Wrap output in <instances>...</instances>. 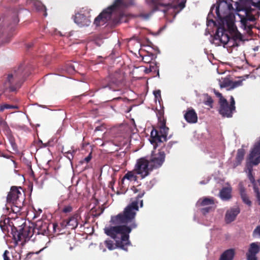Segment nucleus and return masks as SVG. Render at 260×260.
<instances>
[{
  "label": "nucleus",
  "instance_id": "nucleus-1",
  "mask_svg": "<svg viewBox=\"0 0 260 260\" xmlns=\"http://www.w3.org/2000/svg\"><path fill=\"white\" fill-rule=\"evenodd\" d=\"M144 194V192H142L138 194V199L128 205L124 209L123 213L116 216H112L110 225L104 228L105 233L115 242L114 245L111 240L105 241V244L110 250H113L116 247L125 251L127 250V246L131 244L129 235L132 230L137 227L135 218L136 212L139 210V203H140V207L143 206V201H139V199L141 198Z\"/></svg>",
  "mask_w": 260,
  "mask_h": 260
},
{
  "label": "nucleus",
  "instance_id": "nucleus-2",
  "mask_svg": "<svg viewBox=\"0 0 260 260\" xmlns=\"http://www.w3.org/2000/svg\"><path fill=\"white\" fill-rule=\"evenodd\" d=\"M124 6V4L122 0H115L113 5L104 10L102 12L94 19V24L96 26H99L104 25L109 20L113 19L114 17L120 14L121 9Z\"/></svg>",
  "mask_w": 260,
  "mask_h": 260
},
{
  "label": "nucleus",
  "instance_id": "nucleus-3",
  "mask_svg": "<svg viewBox=\"0 0 260 260\" xmlns=\"http://www.w3.org/2000/svg\"><path fill=\"white\" fill-rule=\"evenodd\" d=\"M260 162V138L255 143L253 148L251 149L248 156V162L247 168L248 169V175L251 182L253 184V189L256 194L257 200L260 204V184L256 185L254 183L253 177L251 175L252 171V166L257 165Z\"/></svg>",
  "mask_w": 260,
  "mask_h": 260
},
{
  "label": "nucleus",
  "instance_id": "nucleus-4",
  "mask_svg": "<svg viewBox=\"0 0 260 260\" xmlns=\"http://www.w3.org/2000/svg\"><path fill=\"white\" fill-rule=\"evenodd\" d=\"M20 221L22 228H20L18 231L14 235V239L17 245H23L25 242L29 240L34 235V230L32 227L27 226L22 219H18Z\"/></svg>",
  "mask_w": 260,
  "mask_h": 260
},
{
  "label": "nucleus",
  "instance_id": "nucleus-5",
  "mask_svg": "<svg viewBox=\"0 0 260 260\" xmlns=\"http://www.w3.org/2000/svg\"><path fill=\"white\" fill-rule=\"evenodd\" d=\"M169 128L166 126L165 123L162 122L160 124L159 131L153 129L151 132V139L150 141L155 149L158 143H161L166 141L168 134Z\"/></svg>",
  "mask_w": 260,
  "mask_h": 260
},
{
  "label": "nucleus",
  "instance_id": "nucleus-6",
  "mask_svg": "<svg viewBox=\"0 0 260 260\" xmlns=\"http://www.w3.org/2000/svg\"><path fill=\"white\" fill-rule=\"evenodd\" d=\"M235 102L233 96L230 98V104L229 105L226 99H222L219 103V113L223 116L226 117H232L233 114L236 111Z\"/></svg>",
  "mask_w": 260,
  "mask_h": 260
},
{
  "label": "nucleus",
  "instance_id": "nucleus-7",
  "mask_svg": "<svg viewBox=\"0 0 260 260\" xmlns=\"http://www.w3.org/2000/svg\"><path fill=\"white\" fill-rule=\"evenodd\" d=\"M134 169L137 174L143 179L149 174L152 168L150 166L149 161L142 157L137 160Z\"/></svg>",
  "mask_w": 260,
  "mask_h": 260
},
{
  "label": "nucleus",
  "instance_id": "nucleus-8",
  "mask_svg": "<svg viewBox=\"0 0 260 260\" xmlns=\"http://www.w3.org/2000/svg\"><path fill=\"white\" fill-rule=\"evenodd\" d=\"M89 11L82 8L79 12L75 13L73 17L74 21L80 27L89 26L91 23L89 19Z\"/></svg>",
  "mask_w": 260,
  "mask_h": 260
},
{
  "label": "nucleus",
  "instance_id": "nucleus-9",
  "mask_svg": "<svg viewBox=\"0 0 260 260\" xmlns=\"http://www.w3.org/2000/svg\"><path fill=\"white\" fill-rule=\"evenodd\" d=\"M165 153L161 150L153 151L149 162L153 169L158 168L162 166L165 160Z\"/></svg>",
  "mask_w": 260,
  "mask_h": 260
},
{
  "label": "nucleus",
  "instance_id": "nucleus-10",
  "mask_svg": "<svg viewBox=\"0 0 260 260\" xmlns=\"http://www.w3.org/2000/svg\"><path fill=\"white\" fill-rule=\"evenodd\" d=\"M19 189H21L20 187L18 188L17 187H12L10 191L7 196V202L8 203H14L22 199V202H24V195L21 192Z\"/></svg>",
  "mask_w": 260,
  "mask_h": 260
},
{
  "label": "nucleus",
  "instance_id": "nucleus-11",
  "mask_svg": "<svg viewBox=\"0 0 260 260\" xmlns=\"http://www.w3.org/2000/svg\"><path fill=\"white\" fill-rule=\"evenodd\" d=\"M215 202L213 198L205 197L200 199L197 203L198 206H207L202 209V212L203 214L210 212L214 208Z\"/></svg>",
  "mask_w": 260,
  "mask_h": 260
},
{
  "label": "nucleus",
  "instance_id": "nucleus-12",
  "mask_svg": "<svg viewBox=\"0 0 260 260\" xmlns=\"http://www.w3.org/2000/svg\"><path fill=\"white\" fill-rule=\"evenodd\" d=\"M236 14L240 18L241 27L247 33L250 34L252 26V25L250 24V22L255 21V19L254 17L248 16H246V17H241L240 14L238 13H236Z\"/></svg>",
  "mask_w": 260,
  "mask_h": 260
},
{
  "label": "nucleus",
  "instance_id": "nucleus-13",
  "mask_svg": "<svg viewBox=\"0 0 260 260\" xmlns=\"http://www.w3.org/2000/svg\"><path fill=\"white\" fill-rule=\"evenodd\" d=\"M23 202H22V199L14 203H7L6 207L4 208V213L7 214L11 212L14 213H19L22 207L23 206Z\"/></svg>",
  "mask_w": 260,
  "mask_h": 260
},
{
  "label": "nucleus",
  "instance_id": "nucleus-14",
  "mask_svg": "<svg viewBox=\"0 0 260 260\" xmlns=\"http://www.w3.org/2000/svg\"><path fill=\"white\" fill-rule=\"evenodd\" d=\"M242 80L233 81L229 78H224L219 81V85L221 88H226L227 90H232L242 85Z\"/></svg>",
  "mask_w": 260,
  "mask_h": 260
},
{
  "label": "nucleus",
  "instance_id": "nucleus-15",
  "mask_svg": "<svg viewBox=\"0 0 260 260\" xmlns=\"http://www.w3.org/2000/svg\"><path fill=\"white\" fill-rule=\"evenodd\" d=\"M260 250V243L253 242L250 244L246 254L247 260H257L256 254Z\"/></svg>",
  "mask_w": 260,
  "mask_h": 260
},
{
  "label": "nucleus",
  "instance_id": "nucleus-16",
  "mask_svg": "<svg viewBox=\"0 0 260 260\" xmlns=\"http://www.w3.org/2000/svg\"><path fill=\"white\" fill-rule=\"evenodd\" d=\"M239 213L240 209L238 207L232 208L228 210L225 215V220L226 222L230 223L234 221Z\"/></svg>",
  "mask_w": 260,
  "mask_h": 260
},
{
  "label": "nucleus",
  "instance_id": "nucleus-17",
  "mask_svg": "<svg viewBox=\"0 0 260 260\" xmlns=\"http://www.w3.org/2000/svg\"><path fill=\"white\" fill-rule=\"evenodd\" d=\"M185 120L190 123H195L198 121L197 114L193 109H188L184 114Z\"/></svg>",
  "mask_w": 260,
  "mask_h": 260
},
{
  "label": "nucleus",
  "instance_id": "nucleus-18",
  "mask_svg": "<svg viewBox=\"0 0 260 260\" xmlns=\"http://www.w3.org/2000/svg\"><path fill=\"white\" fill-rule=\"evenodd\" d=\"M239 189L243 202L248 206H250L251 205V202L250 201L246 194L245 188L241 183L239 184Z\"/></svg>",
  "mask_w": 260,
  "mask_h": 260
},
{
  "label": "nucleus",
  "instance_id": "nucleus-19",
  "mask_svg": "<svg viewBox=\"0 0 260 260\" xmlns=\"http://www.w3.org/2000/svg\"><path fill=\"white\" fill-rule=\"evenodd\" d=\"M232 188L230 186L223 187L220 191L219 196L223 201H227L230 199L231 196Z\"/></svg>",
  "mask_w": 260,
  "mask_h": 260
},
{
  "label": "nucleus",
  "instance_id": "nucleus-20",
  "mask_svg": "<svg viewBox=\"0 0 260 260\" xmlns=\"http://www.w3.org/2000/svg\"><path fill=\"white\" fill-rule=\"evenodd\" d=\"M235 254L234 250L230 249L225 251L221 255L219 260H233Z\"/></svg>",
  "mask_w": 260,
  "mask_h": 260
},
{
  "label": "nucleus",
  "instance_id": "nucleus-21",
  "mask_svg": "<svg viewBox=\"0 0 260 260\" xmlns=\"http://www.w3.org/2000/svg\"><path fill=\"white\" fill-rule=\"evenodd\" d=\"M186 2V0H171V7L180 11L184 8Z\"/></svg>",
  "mask_w": 260,
  "mask_h": 260
},
{
  "label": "nucleus",
  "instance_id": "nucleus-22",
  "mask_svg": "<svg viewBox=\"0 0 260 260\" xmlns=\"http://www.w3.org/2000/svg\"><path fill=\"white\" fill-rule=\"evenodd\" d=\"M137 173L135 169L126 173L122 178V181L126 179L129 181H136L137 180Z\"/></svg>",
  "mask_w": 260,
  "mask_h": 260
},
{
  "label": "nucleus",
  "instance_id": "nucleus-23",
  "mask_svg": "<svg viewBox=\"0 0 260 260\" xmlns=\"http://www.w3.org/2000/svg\"><path fill=\"white\" fill-rule=\"evenodd\" d=\"M33 5L36 10L44 12V16L46 17L47 16V13L46 12V9L41 2L40 1H34Z\"/></svg>",
  "mask_w": 260,
  "mask_h": 260
},
{
  "label": "nucleus",
  "instance_id": "nucleus-24",
  "mask_svg": "<svg viewBox=\"0 0 260 260\" xmlns=\"http://www.w3.org/2000/svg\"><path fill=\"white\" fill-rule=\"evenodd\" d=\"M244 154L245 151L243 149H239L238 150L236 158V164L235 166H237L241 164V161L243 160L244 158Z\"/></svg>",
  "mask_w": 260,
  "mask_h": 260
},
{
  "label": "nucleus",
  "instance_id": "nucleus-25",
  "mask_svg": "<svg viewBox=\"0 0 260 260\" xmlns=\"http://www.w3.org/2000/svg\"><path fill=\"white\" fill-rule=\"evenodd\" d=\"M77 215H74L71 217L67 223V225L71 227V229H74L78 225Z\"/></svg>",
  "mask_w": 260,
  "mask_h": 260
},
{
  "label": "nucleus",
  "instance_id": "nucleus-26",
  "mask_svg": "<svg viewBox=\"0 0 260 260\" xmlns=\"http://www.w3.org/2000/svg\"><path fill=\"white\" fill-rule=\"evenodd\" d=\"M204 103L205 105L210 107V108L213 107V101L212 98L209 96L208 94H204Z\"/></svg>",
  "mask_w": 260,
  "mask_h": 260
},
{
  "label": "nucleus",
  "instance_id": "nucleus-27",
  "mask_svg": "<svg viewBox=\"0 0 260 260\" xmlns=\"http://www.w3.org/2000/svg\"><path fill=\"white\" fill-rule=\"evenodd\" d=\"M18 107L16 106L10 105L7 104H5L0 106V111L3 112L5 109H17Z\"/></svg>",
  "mask_w": 260,
  "mask_h": 260
},
{
  "label": "nucleus",
  "instance_id": "nucleus-28",
  "mask_svg": "<svg viewBox=\"0 0 260 260\" xmlns=\"http://www.w3.org/2000/svg\"><path fill=\"white\" fill-rule=\"evenodd\" d=\"M66 70L67 72L70 74H73L75 72V67L72 64H68Z\"/></svg>",
  "mask_w": 260,
  "mask_h": 260
},
{
  "label": "nucleus",
  "instance_id": "nucleus-29",
  "mask_svg": "<svg viewBox=\"0 0 260 260\" xmlns=\"http://www.w3.org/2000/svg\"><path fill=\"white\" fill-rule=\"evenodd\" d=\"M253 237H260V226H257L253 231Z\"/></svg>",
  "mask_w": 260,
  "mask_h": 260
},
{
  "label": "nucleus",
  "instance_id": "nucleus-30",
  "mask_svg": "<svg viewBox=\"0 0 260 260\" xmlns=\"http://www.w3.org/2000/svg\"><path fill=\"white\" fill-rule=\"evenodd\" d=\"M213 92L214 93V94L218 97L219 98V104L220 103V102L222 101V99H225V98H224L221 93H220V92L217 91L216 90L214 89L213 90Z\"/></svg>",
  "mask_w": 260,
  "mask_h": 260
},
{
  "label": "nucleus",
  "instance_id": "nucleus-31",
  "mask_svg": "<svg viewBox=\"0 0 260 260\" xmlns=\"http://www.w3.org/2000/svg\"><path fill=\"white\" fill-rule=\"evenodd\" d=\"M72 210V207L70 205L65 206L62 209V212L67 213L71 212Z\"/></svg>",
  "mask_w": 260,
  "mask_h": 260
},
{
  "label": "nucleus",
  "instance_id": "nucleus-32",
  "mask_svg": "<svg viewBox=\"0 0 260 260\" xmlns=\"http://www.w3.org/2000/svg\"><path fill=\"white\" fill-rule=\"evenodd\" d=\"M153 94L155 96V98L156 99H158V100L160 98V90H157L153 91Z\"/></svg>",
  "mask_w": 260,
  "mask_h": 260
},
{
  "label": "nucleus",
  "instance_id": "nucleus-33",
  "mask_svg": "<svg viewBox=\"0 0 260 260\" xmlns=\"http://www.w3.org/2000/svg\"><path fill=\"white\" fill-rule=\"evenodd\" d=\"M73 152H74V151H69L67 152H66V153L67 154V157L68 158V159L70 160H71L72 159H73Z\"/></svg>",
  "mask_w": 260,
  "mask_h": 260
},
{
  "label": "nucleus",
  "instance_id": "nucleus-34",
  "mask_svg": "<svg viewBox=\"0 0 260 260\" xmlns=\"http://www.w3.org/2000/svg\"><path fill=\"white\" fill-rule=\"evenodd\" d=\"M105 127L103 125H101V126H97L94 131L95 132H97V131H103L104 129H105Z\"/></svg>",
  "mask_w": 260,
  "mask_h": 260
},
{
  "label": "nucleus",
  "instance_id": "nucleus-35",
  "mask_svg": "<svg viewBox=\"0 0 260 260\" xmlns=\"http://www.w3.org/2000/svg\"><path fill=\"white\" fill-rule=\"evenodd\" d=\"M14 77L15 78L16 77V75H14L13 74L9 75L8 76V78H7L8 81L10 83H11L12 79H13V78H14Z\"/></svg>",
  "mask_w": 260,
  "mask_h": 260
},
{
  "label": "nucleus",
  "instance_id": "nucleus-36",
  "mask_svg": "<svg viewBox=\"0 0 260 260\" xmlns=\"http://www.w3.org/2000/svg\"><path fill=\"white\" fill-rule=\"evenodd\" d=\"M9 253V251L7 250H6L4 254H3V257H4V260H10L9 258L8 257L7 254Z\"/></svg>",
  "mask_w": 260,
  "mask_h": 260
},
{
  "label": "nucleus",
  "instance_id": "nucleus-37",
  "mask_svg": "<svg viewBox=\"0 0 260 260\" xmlns=\"http://www.w3.org/2000/svg\"><path fill=\"white\" fill-rule=\"evenodd\" d=\"M209 180H210L209 178H208L206 180L200 181V184H202V185L205 184H206V183H207L208 182Z\"/></svg>",
  "mask_w": 260,
  "mask_h": 260
},
{
  "label": "nucleus",
  "instance_id": "nucleus-38",
  "mask_svg": "<svg viewBox=\"0 0 260 260\" xmlns=\"http://www.w3.org/2000/svg\"><path fill=\"white\" fill-rule=\"evenodd\" d=\"M112 83L117 84V83H114V81H112V82H110L107 86H103V87L106 88L107 87H109L110 89H112Z\"/></svg>",
  "mask_w": 260,
  "mask_h": 260
},
{
  "label": "nucleus",
  "instance_id": "nucleus-39",
  "mask_svg": "<svg viewBox=\"0 0 260 260\" xmlns=\"http://www.w3.org/2000/svg\"><path fill=\"white\" fill-rule=\"evenodd\" d=\"M91 158V156H90V155H88V156H87L86 157H85V158H84V160H85L86 162H88V161H89L90 160Z\"/></svg>",
  "mask_w": 260,
  "mask_h": 260
},
{
  "label": "nucleus",
  "instance_id": "nucleus-40",
  "mask_svg": "<svg viewBox=\"0 0 260 260\" xmlns=\"http://www.w3.org/2000/svg\"><path fill=\"white\" fill-rule=\"evenodd\" d=\"M172 143H171V142H170V143H169V147H170V148H171V147L172 146Z\"/></svg>",
  "mask_w": 260,
  "mask_h": 260
},
{
  "label": "nucleus",
  "instance_id": "nucleus-41",
  "mask_svg": "<svg viewBox=\"0 0 260 260\" xmlns=\"http://www.w3.org/2000/svg\"><path fill=\"white\" fill-rule=\"evenodd\" d=\"M159 5H163V6H166V4H162V3H161L160 2H159Z\"/></svg>",
  "mask_w": 260,
  "mask_h": 260
},
{
  "label": "nucleus",
  "instance_id": "nucleus-42",
  "mask_svg": "<svg viewBox=\"0 0 260 260\" xmlns=\"http://www.w3.org/2000/svg\"><path fill=\"white\" fill-rule=\"evenodd\" d=\"M102 246H102V244H100V249H102Z\"/></svg>",
  "mask_w": 260,
  "mask_h": 260
},
{
  "label": "nucleus",
  "instance_id": "nucleus-43",
  "mask_svg": "<svg viewBox=\"0 0 260 260\" xmlns=\"http://www.w3.org/2000/svg\"><path fill=\"white\" fill-rule=\"evenodd\" d=\"M47 247V246L46 245L45 247L43 248L40 251L43 250V249H44L45 248H46Z\"/></svg>",
  "mask_w": 260,
  "mask_h": 260
},
{
  "label": "nucleus",
  "instance_id": "nucleus-44",
  "mask_svg": "<svg viewBox=\"0 0 260 260\" xmlns=\"http://www.w3.org/2000/svg\"><path fill=\"white\" fill-rule=\"evenodd\" d=\"M3 156L2 152L0 151V156Z\"/></svg>",
  "mask_w": 260,
  "mask_h": 260
},
{
  "label": "nucleus",
  "instance_id": "nucleus-45",
  "mask_svg": "<svg viewBox=\"0 0 260 260\" xmlns=\"http://www.w3.org/2000/svg\"><path fill=\"white\" fill-rule=\"evenodd\" d=\"M18 22V20L17 19H16L15 20V22H16V23H17V22Z\"/></svg>",
  "mask_w": 260,
  "mask_h": 260
},
{
  "label": "nucleus",
  "instance_id": "nucleus-46",
  "mask_svg": "<svg viewBox=\"0 0 260 260\" xmlns=\"http://www.w3.org/2000/svg\"><path fill=\"white\" fill-rule=\"evenodd\" d=\"M105 251H106V249H105V248H103V252H105Z\"/></svg>",
  "mask_w": 260,
  "mask_h": 260
},
{
  "label": "nucleus",
  "instance_id": "nucleus-47",
  "mask_svg": "<svg viewBox=\"0 0 260 260\" xmlns=\"http://www.w3.org/2000/svg\"><path fill=\"white\" fill-rule=\"evenodd\" d=\"M45 238L46 239V240H47L48 239L47 237H45Z\"/></svg>",
  "mask_w": 260,
  "mask_h": 260
},
{
  "label": "nucleus",
  "instance_id": "nucleus-48",
  "mask_svg": "<svg viewBox=\"0 0 260 260\" xmlns=\"http://www.w3.org/2000/svg\"><path fill=\"white\" fill-rule=\"evenodd\" d=\"M58 34H59L60 35H61L60 32H58Z\"/></svg>",
  "mask_w": 260,
  "mask_h": 260
}]
</instances>
